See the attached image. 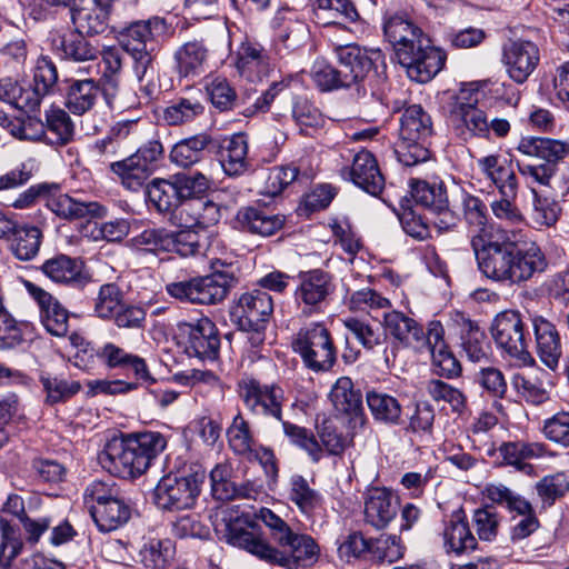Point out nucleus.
I'll return each instance as SVG.
<instances>
[{"label": "nucleus", "instance_id": "f257e3e1", "mask_svg": "<svg viewBox=\"0 0 569 569\" xmlns=\"http://www.w3.org/2000/svg\"><path fill=\"white\" fill-rule=\"evenodd\" d=\"M479 271L489 280L505 286L520 284L547 267L543 252L535 242L511 241L505 233L485 240L471 238Z\"/></svg>", "mask_w": 569, "mask_h": 569}, {"label": "nucleus", "instance_id": "f03ea898", "mask_svg": "<svg viewBox=\"0 0 569 569\" xmlns=\"http://www.w3.org/2000/svg\"><path fill=\"white\" fill-rule=\"evenodd\" d=\"M216 530L229 545L288 569L309 567L319 558L320 550L316 541L310 536L293 530L278 543L281 549L269 545L254 526L240 517H224L222 522L216 526Z\"/></svg>", "mask_w": 569, "mask_h": 569}, {"label": "nucleus", "instance_id": "7ed1b4c3", "mask_svg": "<svg viewBox=\"0 0 569 569\" xmlns=\"http://www.w3.org/2000/svg\"><path fill=\"white\" fill-rule=\"evenodd\" d=\"M383 34L392 44L408 77L420 83L430 81L445 66L446 54L407 16L396 13L385 20Z\"/></svg>", "mask_w": 569, "mask_h": 569}, {"label": "nucleus", "instance_id": "20e7f679", "mask_svg": "<svg viewBox=\"0 0 569 569\" xmlns=\"http://www.w3.org/2000/svg\"><path fill=\"white\" fill-rule=\"evenodd\" d=\"M167 447L159 432H142L122 438H112L98 455V461L109 473L128 479L144 473L153 459Z\"/></svg>", "mask_w": 569, "mask_h": 569}, {"label": "nucleus", "instance_id": "39448f33", "mask_svg": "<svg viewBox=\"0 0 569 569\" xmlns=\"http://www.w3.org/2000/svg\"><path fill=\"white\" fill-rule=\"evenodd\" d=\"M519 173L530 183L549 186L559 161L569 154V143L562 140L526 136L516 146Z\"/></svg>", "mask_w": 569, "mask_h": 569}, {"label": "nucleus", "instance_id": "423d86ee", "mask_svg": "<svg viewBox=\"0 0 569 569\" xmlns=\"http://www.w3.org/2000/svg\"><path fill=\"white\" fill-rule=\"evenodd\" d=\"M164 31L166 22L159 17L133 21L119 31L118 41L131 57L133 71L139 81L153 73V62L160 49L158 38Z\"/></svg>", "mask_w": 569, "mask_h": 569}, {"label": "nucleus", "instance_id": "0eeeda50", "mask_svg": "<svg viewBox=\"0 0 569 569\" xmlns=\"http://www.w3.org/2000/svg\"><path fill=\"white\" fill-rule=\"evenodd\" d=\"M433 132L431 117L419 104L405 109L399 119V142L395 152L399 162L411 167L429 159L425 142Z\"/></svg>", "mask_w": 569, "mask_h": 569}, {"label": "nucleus", "instance_id": "6e6552de", "mask_svg": "<svg viewBox=\"0 0 569 569\" xmlns=\"http://www.w3.org/2000/svg\"><path fill=\"white\" fill-rule=\"evenodd\" d=\"M206 479V470L194 463L181 473L163 476L153 489V501L159 509L181 511L194 506L200 487Z\"/></svg>", "mask_w": 569, "mask_h": 569}, {"label": "nucleus", "instance_id": "1a4fd4ad", "mask_svg": "<svg viewBox=\"0 0 569 569\" xmlns=\"http://www.w3.org/2000/svg\"><path fill=\"white\" fill-rule=\"evenodd\" d=\"M292 348L306 368L316 373L330 371L337 362L333 338L322 322L302 327L292 340Z\"/></svg>", "mask_w": 569, "mask_h": 569}, {"label": "nucleus", "instance_id": "9d476101", "mask_svg": "<svg viewBox=\"0 0 569 569\" xmlns=\"http://www.w3.org/2000/svg\"><path fill=\"white\" fill-rule=\"evenodd\" d=\"M233 277L213 272L166 284V291L181 302L211 306L223 301L233 283Z\"/></svg>", "mask_w": 569, "mask_h": 569}, {"label": "nucleus", "instance_id": "9b49d317", "mask_svg": "<svg viewBox=\"0 0 569 569\" xmlns=\"http://www.w3.org/2000/svg\"><path fill=\"white\" fill-rule=\"evenodd\" d=\"M490 332L497 347L507 356L522 365L533 362L528 351L525 323L518 311L506 310L498 313L491 322Z\"/></svg>", "mask_w": 569, "mask_h": 569}, {"label": "nucleus", "instance_id": "f8f14e48", "mask_svg": "<svg viewBox=\"0 0 569 569\" xmlns=\"http://www.w3.org/2000/svg\"><path fill=\"white\" fill-rule=\"evenodd\" d=\"M477 103L478 92L461 89L450 110L455 132L463 141L489 136V120L486 112L477 107Z\"/></svg>", "mask_w": 569, "mask_h": 569}, {"label": "nucleus", "instance_id": "ddd939ff", "mask_svg": "<svg viewBox=\"0 0 569 569\" xmlns=\"http://www.w3.org/2000/svg\"><path fill=\"white\" fill-rule=\"evenodd\" d=\"M333 290L332 277L321 269H315L299 274L295 299L301 313L310 317L323 311Z\"/></svg>", "mask_w": 569, "mask_h": 569}, {"label": "nucleus", "instance_id": "4468645a", "mask_svg": "<svg viewBox=\"0 0 569 569\" xmlns=\"http://www.w3.org/2000/svg\"><path fill=\"white\" fill-rule=\"evenodd\" d=\"M181 343L188 356L214 360L219 355L220 338L216 325L207 317L178 326Z\"/></svg>", "mask_w": 569, "mask_h": 569}, {"label": "nucleus", "instance_id": "2eb2a0df", "mask_svg": "<svg viewBox=\"0 0 569 569\" xmlns=\"http://www.w3.org/2000/svg\"><path fill=\"white\" fill-rule=\"evenodd\" d=\"M239 395L252 413L281 420L284 397L280 387L263 385L253 378H247L239 382Z\"/></svg>", "mask_w": 569, "mask_h": 569}, {"label": "nucleus", "instance_id": "dca6fc26", "mask_svg": "<svg viewBox=\"0 0 569 569\" xmlns=\"http://www.w3.org/2000/svg\"><path fill=\"white\" fill-rule=\"evenodd\" d=\"M335 52L340 71L339 76L345 81L347 88L362 81L373 66L382 59V53L379 49L367 50L355 43L337 46Z\"/></svg>", "mask_w": 569, "mask_h": 569}, {"label": "nucleus", "instance_id": "f3484780", "mask_svg": "<svg viewBox=\"0 0 569 569\" xmlns=\"http://www.w3.org/2000/svg\"><path fill=\"white\" fill-rule=\"evenodd\" d=\"M410 187L416 203L436 214L432 221L435 227L440 231H447L456 226L458 218L449 207L447 190L441 183L430 184L427 181L411 180Z\"/></svg>", "mask_w": 569, "mask_h": 569}, {"label": "nucleus", "instance_id": "a211bd4d", "mask_svg": "<svg viewBox=\"0 0 569 569\" xmlns=\"http://www.w3.org/2000/svg\"><path fill=\"white\" fill-rule=\"evenodd\" d=\"M382 327L385 336L393 340L395 347L391 351L397 347L422 349L427 332L413 318L397 310L385 311ZM392 356L395 357V352H392Z\"/></svg>", "mask_w": 569, "mask_h": 569}, {"label": "nucleus", "instance_id": "6ab92c4d", "mask_svg": "<svg viewBox=\"0 0 569 569\" xmlns=\"http://www.w3.org/2000/svg\"><path fill=\"white\" fill-rule=\"evenodd\" d=\"M113 0H76L70 9L74 30L80 34L103 33L109 26L110 9Z\"/></svg>", "mask_w": 569, "mask_h": 569}, {"label": "nucleus", "instance_id": "aec40b11", "mask_svg": "<svg viewBox=\"0 0 569 569\" xmlns=\"http://www.w3.org/2000/svg\"><path fill=\"white\" fill-rule=\"evenodd\" d=\"M449 328L459 336L460 346L467 358L472 362L488 361L490 345L479 325L460 311L451 315Z\"/></svg>", "mask_w": 569, "mask_h": 569}, {"label": "nucleus", "instance_id": "412c9836", "mask_svg": "<svg viewBox=\"0 0 569 569\" xmlns=\"http://www.w3.org/2000/svg\"><path fill=\"white\" fill-rule=\"evenodd\" d=\"M539 60V48L532 41L517 39L503 46L502 62L509 77L518 83H523L529 78Z\"/></svg>", "mask_w": 569, "mask_h": 569}, {"label": "nucleus", "instance_id": "4be33fe9", "mask_svg": "<svg viewBox=\"0 0 569 569\" xmlns=\"http://www.w3.org/2000/svg\"><path fill=\"white\" fill-rule=\"evenodd\" d=\"M343 179L352 181L366 192L377 196L385 186L383 176L380 172L373 154L361 150L353 156L351 167H345L340 171Z\"/></svg>", "mask_w": 569, "mask_h": 569}, {"label": "nucleus", "instance_id": "5701e85b", "mask_svg": "<svg viewBox=\"0 0 569 569\" xmlns=\"http://www.w3.org/2000/svg\"><path fill=\"white\" fill-rule=\"evenodd\" d=\"M48 209L64 220L103 218L107 209L97 201H84L70 197L67 193H48L46 199Z\"/></svg>", "mask_w": 569, "mask_h": 569}, {"label": "nucleus", "instance_id": "b1692460", "mask_svg": "<svg viewBox=\"0 0 569 569\" xmlns=\"http://www.w3.org/2000/svg\"><path fill=\"white\" fill-rule=\"evenodd\" d=\"M422 349L431 355L432 362L441 376L447 378L459 376L460 363L443 340V327L440 321L433 320L428 323Z\"/></svg>", "mask_w": 569, "mask_h": 569}, {"label": "nucleus", "instance_id": "393cba45", "mask_svg": "<svg viewBox=\"0 0 569 569\" xmlns=\"http://www.w3.org/2000/svg\"><path fill=\"white\" fill-rule=\"evenodd\" d=\"M236 312L239 313L241 327L264 328L273 312L272 298L260 289L244 292L239 297Z\"/></svg>", "mask_w": 569, "mask_h": 569}, {"label": "nucleus", "instance_id": "a878e982", "mask_svg": "<svg viewBox=\"0 0 569 569\" xmlns=\"http://www.w3.org/2000/svg\"><path fill=\"white\" fill-rule=\"evenodd\" d=\"M399 510V500L386 488H371L365 500L366 522L377 529L386 528Z\"/></svg>", "mask_w": 569, "mask_h": 569}, {"label": "nucleus", "instance_id": "bb28decb", "mask_svg": "<svg viewBox=\"0 0 569 569\" xmlns=\"http://www.w3.org/2000/svg\"><path fill=\"white\" fill-rule=\"evenodd\" d=\"M537 352L549 369L556 370L561 357V341L556 326L542 316L531 318Z\"/></svg>", "mask_w": 569, "mask_h": 569}, {"label": "nucleus", "instance_id": "cd10ccee", "mask_svg": "<svg viewBox=\"0 0 569 569\" xmlns=\"http://www.w3.org/2000/svg\"><path fill=\"white\" fill-rule=\"evenodd\" d=\"M41 270L50 280L61 284L82 287L89 281L82 261L66 254L48 259L41 266Z\"/></svg>", "mask_w": 569, "mask_h": 569}, {"label": "nucleus", "instance_id": "c85d7f7f", "mask_svg": "<svg viewBox=\"0 0 569 569\" xmlns=\"http://www.w3.org/2000/svg\"><path fill=\"white\" fill-rule=\"evenodd\" d=\"M98 358L108 368L132 371L134 377L142 381L152 380L143 358L129 353L112 342H107L98 349Z\"/></svg>", "mask_w": 569, "mask_h": 569}, {"label": "nucleus", "instance_id": "c756f323", "mask_svg": "<svg viewBox=\"0 0 569 569\" xmlns=\"http://www.w3.org/2000/svg\"><path fill=\"white\" fill-rule=\"evenodd\" d=\"M204 111L201 91L191 90L170 101L163 110V120L169 126H182L201 118Z\"/></svg>", "mask_w": 569, "mask_h": 569}, {"label": "nucleus", "instance_id": "7c9ffc66", "mask_svg": "<svg viewBox=\"0 0 569 569\" xmlns=\"http://www.w3.org/2000/svg\"><path fill=\"white\" fill-rule=\"evenodd\" d=\"M209 50L202 41L183 43L174 52L176 69L180 77L193 79L202 74L209 62Z\"/></svg>", "mask_w": 569, "mask_h": 569}, {"label": "nucleus", "instance_id": "2f4dec72", "mask_svg": "<svg viewBox=\"0 0 569 569\" xmlns=\"http://www.w3.org/2000/svg\"><path fill=\"white\" fill-rule=\"evenodd\" d=\"M100 93L101 89L93 79L69 80L64 106L71 113L82 116L96 106Z\"/></svg>", "mask_w": 569, "mask_h": 569}, {"label": "nucleus", "instance_id": "473e14b6", "mask_svg": "<svg viewBox=\"0 0 569 569\" xmlns=\"http://www.w3.org/2000/svg\"><path fill=\"white\" fill-rule=\"evenodd\" d=\"M237 219L243 230L261 237L274 234L284 222L281 216L270 213L266 209L254 206L240 209Z\"/></svg>", "mask_w": 569, "mask_h": 569}, {"label": "nucleus", "instance_id": "72a5a7b5", "mask_svg": "<svg viewBox=\"0 0 569 569\" xmlns=\"http://www.w3.org/2000/svg\"><path fill=\"white\" fill-rule=\"evenodd\" d=\"M443 548L447 553L461 555L477 548V539L461 512L453 513L445 525Z\"/></svg>", "mask_w": 569, "mask_h": 569}, {"label": "nucleus", "instance_id": "f704fd0d", "mask_svg": "<svg viewBox=\"0 0 569 569\" xmlns=\"http://www.w3.org/2000/svg\"><path fill=\"white\" fill-rule=\"evenodd\" d=\"M213 143V138L201 132L177 142L169 154L170 161L178 167L189 168L204 158L206 150Z\"/></svg>", "mask_w": 569, "mask_h": 569}, {"label": "nucleus", "instance_id": "c9c22d12", "mask_svg": "<svg viewBox=\"0 0 569 569\" xmlns=\"http://www.w3.org/2000/svg\"><path fill=\"white\" fill-rule=\"evenodd\" d=\"M146 196L159 212H173L176 217H179V209L186 203L180 197L173 177L170 180L153 179L147 184Z\"/></svg>", "mask_w": 569, "mask_h": 569}, {"label": "nucleus", "instance_id": "e433bc0d", "mask_svg": "<svg viewBox=\"0 0 569 569\" xmlns=\"http://www.w3.org/2000/svg\"><path fill=\"white\" fill-rule=\"evenodd\" d=\"M248 141L243 133H236L224 141L220 153V163L229 177L243 174L250 167L248 161Z\"/></svg>", "mask_w": 569, "mask_h": 569}, {"label": "nucleus", "instance_id": "4c0bfd02", "mask_svg": "<svg viewBox=\"0 0 569 569\" xmlns=\"http://www.w3.org/2000/svg\"><path fill=\"white\" fill-rule=\"evenodd\" d=\"M181 224L190 227L208 228L214 226L221 219V208L210 200L198 198L181 206L179 209Z\"/></svg>", "mask_w": 569, "mask_h": 569}, {"label": "nucleus", "instance_id": "58836bf2", "mask_svg": "<svg viewBox=\"0 0 569 569\" xmlns=\"http://www.w3.org/2000/svg\"><path fill=\"white\" fill-rule=\"evenodd\" d=\"M366 401L371 416L377 422L389 427L399 426L403 422L402 406L396 397L371 390L367 392Z\"/></svg>", "mask_w": 569, "mask_h": 569}, {"label": "nucleus", "instance_id": "ea45409f", "mask_svg": "<svg viewBox=\"0 0 569 569\" xmlns=\"http://www.w3.org/2000/svg\"><path fill=\"white\" fill-rule=\"evenodd\" d=\"M330 401L335 409L350 417H359L363 412L361 391L355 389L349 377H340L331 387Z\"/></svg>", "mask_w": 569, "mask_h": 569}, {"label": "nucleus", "instance_id": "a19ab883", "mask_svg": "<svg viewBox=\"0 0 569 569\" xmlns=\"http://www.w3.org/2000/svg\"><path fill=\"white\" fill-rule=\"evenodd\" d=\"M84 34L74 33L57 36L52 39L53 50L61 57L77 62L94 60L99 50L84 39Z\"/></svg>", "mask_w": 569, "mask_h": 569}, {"label": "nucleus", "instance_id": "79ce46f5", "mask_svg": "<svg viewBox=\"0 0 569 569\" xmlns=\"http://www.w3.org/2000/svg\"><path fill=\"white\" fill-rule=\"evenodd\" d=\"M313 13L323 26L340 24L341 21L355 22L359 13L350 0H315Z\"/></svg>", "mask_w": 569, "mask_h": 569}, {"label": "nucleus", "instance_id": "37998d69", "mask_svg": "<svg viewBox=\"0 0 569 569\" xmlns=\"http://www.w3.org/2000/svg\"><path fill=\"white\" fill-rule=\"evenodd\" d=\"M130 507L122 496L104 506L91 507V518L102 532L117 530L130 519Z\"/></svg>", "mask_w": 569, "mask_h": 569}, {"label": "nucleus", "instance_id": "c03bdc74", "mask_svg": "<svg viewBox=\"0 0 569 569\" xmlns=\"http://www.w3.org/2000/svg\"><path fill=\"white\" fill-rule=\"evenodd\" d=\"M44 392V403L56 406L64 403L81 390V383L77 380H69L62 377L44 372L39 377Z\"/></svg>", "mask_w": 569, "mask_h": 569}, {"label": "nucleus", "instance_id": "a18cd8bd", "mask_svg": "<svg viewBox=\"0 0 569 569\" xmlns=\"http://www.w3.org/2000/svg\"><path fill=\"white\" fill-rule=\"evenodd\" d=\"M174 556V548L170 540L149 539L142 543L138 551V562L144 569H166Z\"/></svg>", "mask_w": 569, "mask_h": 569}, {"label": "nucleus", "instance_id": "49530a36", "mask_svg": "<svg viewBox=\"0 0 569 569\" xmlns=\"http://www.w3.org/2000/svg\"><path fill=\"white\" fill-rule=\"evenodd\" d=\"M110 170L120 179L121 184L131 191L142 188L152 174L132 154L122 160L111 162Z\"/></svg>", "mask_w": 569, "mask_h": 569}, {"label": "nucleus", "instance_id": "de8ad7c7", "mask_svg": "<svg viewBox=\"0 0 569 569\" xmlns=\"http://www.w3.org/2000/svg\"><path fill=\"white\" fill-rule=\"evenodd\" d=\"M12 236L11 251L17 259L29 261L38 254L42 242V232L38 227H18L16 223V230Z\"/></svg>", "mask_w": 569, "mask_h": 569}, {"label": "nucleus", "instance_id": "09e8293b", "mask_svg": "<svg viewBox=\"0 0 569 569\" xmlns=\"http://www.w3.org/2000/svg\"><path fill=\"white\" fill-rule=\"evenodd\" d=\"M288 499L305 515L310 516L320 508L322 498L300 475H293L289 481Z\"/></svg>", "mask_w": 569, "mask_h": 569}, {"label": "nucleus", "instance_id": "8fccbe9b", "mask_svg": "<svg viewBox=\"0 0 569 569\" xmlns=\"http://www.w3.org/2000/svg\"><path fill=\"white\" fill-rule=\"evenodd\" d=\"M498 451L507 465L515 466L518 470H526L532 467L525 460L540 457L543 448L537 443L503 442L498 447Z\"/></svg>", "mask_w": 569, "mask_h": 569}, {"label": "nucleus", "instance_id": "3c124183", "mask_svg": "<svg viewBox=\"0 0 569 569\" xmlns=\"http://www.w3.org/2000/svg\"><path fill=\"white\" fill-rule=\"evenodd\" d=\"M0 566L9 568L12 560L21 552L23 542L19 529L2 515H0Z\"/></svg>", "mask_w": 569, "mask_h": 569}, {"label": "nucleus", "instance_id": "603ef678", "mask_svg": "<svg viewBox=\"0 0 569 569\" xmlns=\"http://www.w3.org/2000/svg\"><path fill=\"white\" fill-rule=\"evenodd\" d=\"M426 390L433 401L448 403L451 410L458 415L463 413L467 409V398L462 391L442 380L431 379L427 382Z\"/></svg>", "mask_w": 569, "mask_h": 569}, {"label": "nucleus", "instance_id": "864d4df0", "mask_svg": "<svg viewBox=\"0 0 569 569\" xmlns=\"http://www.w3.org/2000/svg\"><path fill=\"white\" fill-rule=\"evenodd\" d=\"M129 231V224L126 220L117 219L99 223L89 219L83 226L82 232L93 241L106 240L109 242L122 240Z\"/></svg>", "mask_w": 569, "mask_h": 569}, {"label": "nucleus", "instance_id": "5fc2aeb1", "mask_svg": "<svg viewBox=\"0 0 569 569\" xmlns=\"http://www.w3.org/2000/svg\"><path fill=\"white\" fill-rule=\"evenodd\" d=\"M483 496L491 502L507 508L510 512L529 510V501L503 483H488Z\"/></svg>", "mask_w": 569, "mask_h": 569}, {"label": "nucleus", "instance_id": "6e6d98bb", "mask_svg": "<svg viewBox=\"0 0 569 569\" xmlns=\"http://www.w3.org/2000/svg\"><path fill=\"white\" fill-rule=\"evenodd\" d=\"M299 169L295 164L276 166L268 170L261 192L269 197L281 194L297 178Z\"/></svg>", "mask_w": 569, "mask_h": 569}, {"label": "nucleus", "instance_id": "4d7b16f0", "mask_svg": "<svg viewBox=\"0 0 569 569\" xmlns=\"http://www.w3.org/2000/svg\"><path fill=\"white\" fill-rule=\"evenodd\" d=\"M204 89L213 107L220 111H227L234 107L237 93L226 78L220 76L208 77Z\"/></svg>", "mask_w": 569, "mask_h": 569}, {"label": "nucleus", "instance_id": "13d9d810", "mask_svg": "<svg viewBox=\"0 0 569 569\" xmlns=\"http://www.w3.org/2000/svg\"><path fill=\"white\" fill-rule=\"evenodd\" d=\"M123 293L116 283H104L100 287L94 301V315L103 320L112 319L122 307Z\"/></svg>", "mask_w": 569, "mask_h": 569}, {"label": "nucleus", "instance_id": "bf43d9fd", "mask_svg": "<svg viewBox=\"0 0 569 569\" xmlns=\"http://www.w3.org/2000/svg\"><path fill=\"white\" fill-rule=\"evenodd\" d=\"M283 432L290 442L305 450L313 462H319L322 458V448L315 435L305 427L290 422H282Z\"/></svg>", "mask_w": 569, "mask_h": 569}, {"label": "nucleus", "instance_id": "052dcab7", "mask_svg": "<svg viewBox=\"0 0 569 569\" xmlns=\"http://www.w3.org/2000/svg\"><path fill=\"white\" fill-rule=\"evenodd\" d=\"M284 12L289 11H279L274 18L279 26L277 39L286 49L296 50L306 42L308 38V27L303 22L292 19H289L283 26H281L280 21L286 20L282 16Z\"/></svg>", "mask_w": 569, "mask_h": 569}, {"label": "nucleus", "instance_id": "680f3d73", "mask_svg": "<svg viewBox=\"0 0 569 569\" xmlns=\"http://www.w3.org/2000/svg\"><path fill=\"white\" fill-rule=\"evenodd\" d=\"M532 220L541 227L553 226L561 213V207L559 202L549 196L541 194L537 190L532 189Z\"/></svg>", "mask_w": 569, "mask_h": 569}, {"label": "nucleus", "instance_id": "e2e57ef3", "mask_svg": "<svg viewBox=\"0 0 569 569\" xmlns=\"http://www.w3.org/2000/svg\"><path fill=\"white\" fill-rule=\"evenodd\" d=\"M211 495L216 500L229 501L234 499L236 485L231 480L232 468L229 463L222 462L214 466L210 471Z\"/></svg>", "mask_w": 569, "mask_h": 569}, {"label": "nucleus", "instance_id": "0e129e2a", "mask_svg": "<svg viewBox=\"0 0 569 569\" xmlns=\"http://www.w3.org/2000/svg\"><path fill=\"white\" fill-rule=\"evenodd\" d=\"M120 496V490L113 481L93 480L84 489L83 503L91 513V507L104 506Z\"/></svg>", "mask_w": 569, "mask_h": 569}, {"label": "nucleus", "instance_id": "69168bd1", "mask_svg": "<svg viewBox=\"0 0 569 569\" xmlns=\"http://www.w3.org/2000/svg\"><path fill=\"white\" fill-rule=\"evenodd\" d=\"M230 448L234 453L240 456H249L253 452V438L250 432L249 423L243 419L241 413L234 416L231 426L227 430Z\"/></svg>", "mask_w": 569, "mask_h": 569}, {"label": "nucleus", "instance_id": "338daca9", "mask_svg": "<svg viewBox=\"0 0 569 569\" xmlns=\"http://www.w3.org/2000/svg\"><path fill=\"white\" fill-rule=\"evenodd\" d=\"M172 177L183 202L198 199L210 188V179L202 172L177 173Z\"/></svg>", "mask_w": 569, "mask_h": 569}, {"label": "nucleus", "instance_id": "774afa93", "mask_svg": "<svg viewBox=\"0 0 569 569\" xmlns=\"http://www.w3.org/2000/svg\"><path fill=\"white\" fill-rule=\"evenodd\" d=\"M340 71L337 67L325 61H316L311 68L310 77L315 86L322 92L347 88L345 81L339 76Z\"/></svg>", "mask_w": 569, "mask_h": 569}]
</instances>
